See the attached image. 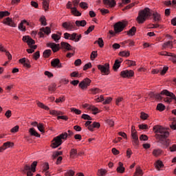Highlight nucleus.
<instances>
[{
	"label": "nucleus",
	"instance_id": "1",
	"mask_svg": "<svg viewBox=\"0 0 176 176\" xmlns=\"http://www.w3.org/2000/svg\"><path fill=\"white\" fill-rule=\"evenodd\" d=\"M170 129L166 128L162 125H155L153 127V131L155 133V138L157 142L162 145L163 148H167L170 146Z\"/></svg>",
	"mask_w": 176,
	"mask_h": 176
},
{
	"label": "nucleus",
	"instance_id": "2",
	"mask_svg": "<svg viewBox=\"0 0 176 176\" xmlns=\"http://www.w3.org/2000/svg\"><path fill=\"white\" fill-rule=\"evenodd\" d=\"M151 16H153L154 21H160V20H162V15H160V13L154 12L152 14L149 8H145L144 10L139 12L136 21L138 24H144V23L146 21V18L151 17Z\"/></svg>",
	"mask_w": 176,
	"mask_h": 176
},
{
	"label": "nucleus",
	"instance_id": "3",
	"mask_svg": "<svg viewBox=\"0 0 176 176\" xmlns=\"http://www.w3.org/2000/svg\"><path fill=\"white\" fill-rule=\"evenodd\" d=\"M161 94L166 96V98H164V102H166V104H171V102H173V100H175V104H176L175 94L173 92H170L167 89H164L161 91Z\"/></svg>",
	"mask_w": 176,
	"mask_h": 176
},
{
	"label": "nucleus",
	"instance_id": "4",
	"mask_svg": "<svg viewBox=\"0 0 176 176\" xmlns=\"http://www.w3.org/2000/svg\"><path fill=\"white\" fill-rule=\"evenodd\" d=\"M129 25L127 21H118L113 25L114 31L116 34H120L126 27Z\"/></svg>",
	"mask_w": 176,
	"mask_h": 176
},
{
	"label": "nucleus",
	"instance_id": "5",
	"mask_svg": "<svg viewBox=\"0 0 176 176\" xmlns=\"http://www.w3.org/2000/svg\"><path fill=\"white\" fill-rule=\"evenodd\" d=\"M65 39H69V41H73L74 42H79L82 39V34H78L77 33H72V34L65 32L63 34Z\"/></svg>",
	"mask_w": 176,
	"mask_h": 176
},
{
	"label": "nucleus",
	"instance_id": "6",
	"mask_svg": "<svg viewBox=\"0 0 176 176\" xmlns=\"http://www.w3.org/2000/svg\"><path fill=\"white\" fill-rule=\"evenodd\" d=\"M22 41L25 43H28V45L31 49H36L38 47V46L35 45V40L32 39V38L30 37V36H24L22 38Z\"/></svg>",
	"mask_w": 176,
	"mask_h": 176
},
{
	"label": "nucleus",
	"instance_id": "7",
	"mask_svg": "<svg viewBox=\"0 0 176 176\" xmlns=\"http://www.w3.org/2000/svg\"><path fill=\"white\" fill-rule=\"evenodd\" d=\"M98 69L100 71L102 75H109L110 70H109V63H105L102 65H98Z\"/></svg>",
	"mask_w": 176,
	"mask_h": 176
},
{
	"label": "nucleus",
	"instance_id": "8",
	"mask_svg": "<svg viewBox=\"0 0 176 176\" xmlns=\"http://www.w3.org/2000/svg\"><path fill=\"white\" fill-rule=\"evenodd\" d=\"M91 83V80L89 78H86L78 84V87H80L81 90H87V87L90 86Z\"/></svg>",
	"mask_w": 176,
	"mask_h": 176
},
{
	"label": "nucleus",
	"instance_id": "9",
	"mask_svg": "<svg viewBox=\"0 0 176 176\" xmlns=\"http://www.w3.org/2000/svg\"><path fill=\"white\" fill-rule=\"evenodd\" d=\"M62 27L66 31H74V30H76L75 27V23L74 22L67 21L62 23Z\"/></svg>",
	"mask_w": 176,
	"mask_h": 176
},
{
	"label": "nucleus",
	"instance_id": "10",
	"mask_svg": "<svg viewBox=\"0 0 176 176\" xmlns=\"http://www.w3.org/2000/svg\"><path fill=\"white\" fill-rule=\"evenodd\" d=\"M62 144L63 140L60 139V137L56 136L52 140L50 146L52 148V149H56V148H58V146H60Z\"/></svg>",
	"mask_w": 176,
	"mask_h": 176
},
{
	"label": "nucleus",
	"instance_id": "11",
	"mask_svg": "<svg viewBox=\"0 0 176 176\" xmlns=\"http://www.w3.org/2000/svg\"><path fill=\"white\" fill-rule=\"evenodd\" d=\"M120 76H121V78H127L128 79H130V78L134 76V71L127 69L123 70L120 72Z\"/></svg>",
	"mask_w": 176,
	"mask_h": 176
},
{
	"label": "nucleus",
	"instance_id": "12",
	"mask_svg": "<svg viewBox=\"0 0 176 176\" xmlns=\"http://www.w3.org/2000/svg\"><path fill=\"white\" fill-rule=\"evenodd\" d=\"M3 24L8 25V27H12L13 28H16V27H17V24L9 16L3 20Z\"/></svg>",
	"mask_w": 176,
	"mask_h": 176
},
{
	"label": "nucleus",
	"instance_id": "13",
	"mask_svg": "<svg viewBox=\"0 0 176 176\" xmlns=\"http://www.w3.org/2000/svg\"><path fill=\"white\" fill-rule=\"evenodd\" d=\"M19 64H22L25 68H31V62L26 58H22L19 60Z\"/></svg>",
	"mask_w": 176,
	"mask_h": 176
},
{
	"label": "nucleus",
	"instance_id": "14",
	"mask_svg": "<svg viewBox=\"0 0 176 176\" xmlns=\"http://www.w3.org/2000/svg\"><path fill=\"white\" fill-rule=\"evenodd\" d=\"M47 47H51L52 52L54 53H57L58 50H60V44H56L54 43H47Z\"/></svg>",
	"mask_w": 176,
	"mask_h": 176
},
{
	"label": "nucleus",
	"instance_id": "15",
	"mask_svg": "<svg viewBox=\"0 0 176 176\" xmlns=\"http://www.w3.org/2000/svg\"><path fill=\"white\" fill-rule=\"evenodd\" d=\"M60 49L62 50H65L66 52H69L72 50V47L71 45L67 42L62 41L60 43Z\"/></svg>",
	"mask_w": 176,
	"mask_h": 176
},
{
	"label": "nucleus",
	"instance_id": "16",
	"mask_svg": "<svg viewBox=\"0 0 176 176\" xmlns=\"http://www.w3.org/2000/svg\"><path fill=\"white\" fill-rule=\"evenodd\" d=\"M131 138H132V144L134 146H138V144H140V141H138V135L137 132L131 133Z\"/></svg>",
	"mask_w": 176,
	"mask_h": 176
},
{
	"label": "nucleus",
	"instance_id": "17",
	"mask_svg": "<svg viewBox=\"0 0 176 176\" xmlns=\"http://www.w3.org/2000/svg\"><path fill=\"white\" fill-rule=\"evenodd\" d=\"M51 65L53 68H63V65L60 62V59L54 58L51 61Z\"/></svg>",
	"mask_w": 176,
	"mask_h": 176
},
{
	"label": "nucleus",
	"instance_id": "18",
	"mask_svg": "<svg viewBox=\"0 0 176 176\" xmlns=\"http://www.w3.org/2000/svg\"><path fill=\"white\" fill-rule=\"evenodd\" d=\"M100 127H101L100 122H94L91 125L88 126V130L89 131H94V129H100Z\"/></svg>",
	"mask_w": 176,
	"mask_h": 176
},
{
	"label": "nucleus",
	"instance_id": "19",
	"mask_svg": "<svg viewBox=\"0 0 176 176\" xmlns=\"http://www.w3.org/2000/svg\"><path fill=\"white\" fill-rule=\"evenodd\" d=\"M154 167H155L157 171H160V169L164 167V164H163V162H162V160H157L154 164Z\"/></svg>",
	"mask_w": 176,
	"mask_h": 176
},
{
	"label": "nucleus",
	"instance_id": "20",
	"mask_svg": "<svg viewBox=\"0 0 176 176\" xmlns=\"http://www.w3.org/2000/svg\"><path fill=\"white\" fill-rule=\"evenodd\" d=\"M163 153V150H162L161 148L154 149L152 152V155L153 156H154V157H159L160 156H162Z\"/></svg>",
	"mask_w": 176,
	"mask_h": 176
},
{
	"label": "nucleus",
	"instance_id": "21",
	"mask_svg": "<svg viewBox=\"0 0 176 176\" xmlns=\"http://www.w3.org/2000/svg\"><path fill=\"white\" fill-rule=\"evenodd\" d=\"M117 173H119L120 174H123L124 171H126V168L123 166V162H118V166L116 168Z\"/></svg>",
	"mask_w": 176,
	"mask_h": 176
},
{
	"label": "nucleus",
	"instance_id": "22",
	"mask_svg": "<svg viewBox=\"0 0 176 176\" xmlns=\"http://www.w3.org/2000/svg\"><path fill=\"white\" fill-rule=\"evenodd\" d=\"M174 45H173V41H167L162 44V50H164L167 48L173 49Z\"/></svg>",
	"mask_w": 176,
	"mask_h": 176
},
{
	"label": "nucleus",
	"instance_id": "23",
	"mask_svg": "<svg viewBox=\"0 0 176 176\" xmlns=\"http://www.w3.org/2000/svg\"><path fill=\"white\" fill-rule=\"evenodd\" d=\"M25 23H27V20L23 19L18 25L19 30H20V31H22L23 32H25V31H27V28H25V26H24V24H25Z\"/></svg>",
	"mask_w": 176,
	"mask_h": 176
},
{
	"label": "nucleus",
	"instance_id": "24",
	"mask_svg": "<svg viewBox=\"0 0 176 176\" xmlns=\"http://www.w3.org/2000/svg\"><path fill=\"white\" fill-rule=\"evenodd\" d=\"M29 133L32 137H36L37 138H41V134H39L38 132H36V131L35 130L34 128H30L29 129Z\"/></svg>",
	"mask_w": 176,
	"mask_h": 176
},
{
	"label": "nucleus",
	"instance_id": "25",
	"mask_svg": "<svg viewBox=\"0 0 176 176\" xmlns=\"http://www.w3.org/2000/svg\"><path fill=\"white\" fill-rule=\"evenodd\" d=\"M49 5H50V0H43V8L45 12L49 11Z\"/></svg>",
	"mask_w": 176,
	"mask_h": 176
},
{
	"label": "nucleus",
	"instance_id": "26",
	"mask_svg": "<svg viewBox=\"0 0 176 176\" xmlns=\"http://www.w3.org/2000/svg\"><path fill=\"white\" fill-rule=\"evenodd\" d=\"M120 64H122V60H120L118 59H116L115 60V63L113 64V69L114 71H118V69H119V68H120Z\"/></svg>",
	"mask_w": 176,
	"mask_h": 176
},
{
	"label": "nucleus",
	"instance_id": "27",
	"mask_svg": "<svg viewBox=\"0 0 176 176\" xmlns=\"http://www.w3.org/2000/svg\"><path fill=\"white\" fill-rule=\"evenodd\" d=\"M69 156L71 159H75L76 156H78V149L76 148H72L69 152Z\"/></svg>",
	"mask_w": 176,
	"mask_h": 176
},
{
	"label": "nucleus",
	"instance_id": "28",
	"mask_svg": "<svg viewBox=\"0 0 176 176\" xmlns=\"http://www.w3.org/2000/svg\"><path fill=\"white\" fill-rule=\"evenodd\" d=\"M127 32V35L129 36H134L135 35V33L137 32V28L135 26H133Z\"/></svg>",
	"mask_w": 176,
	"mask_h": 176
},
{
	"label": "nucleus",
	"instance_id": "29",
	"mask_svg": "<svg viewBox=\"0 0 176 176\" xmlns=\"http://www.w3.org/2000/svg\"><path fill=\"white\" fill-rule=\"evenodd\" d=\"M75 24L76 27H86L87 22L85 20L76 21Z\"/></svg>",
	"mask_w": 176,
	"mask_h": 176
},
{
	"label": "nucleus",
	"instance_id": "30",
	"mask_svg": "<svg viewBox=\"0 0 176 176\" xmlns=\"http://www.w3.org/2000/svg\"><path fill=\"white\" fill-rule=\"evenodd\" d=\"M108 173V170L107 169L100 168L98 170L97 175L98 176H106Z\"/></svg>",
	"mask_w": 176,
	"mask_h": 176
},
{
	"label": "nucleus",
	"instance_id": "31",
	"mask_svg": "<svg viewBox=\"0 0 176 176\" xmlns=\"http://www.w3.org/2000/svg\"><path fill=\"white\" fill-rule=\"evenodd\" d=\"M72 10V13L74 14V16H76L77 17H79V16H82V13L79 12L77 9L76 7H73L71 8Z\"/></svg>",
	"mask_w": 176,
	"mask_h": 176
},
{
	"label": "nucleus",
	"instance_id": "32",
	"mask_svg": "<svg viewBox=\"0 0 176 176\" xmlns=\"http://www.w3.org/2000/svg\"><path fill=\"white\" fill-rule=\"evenodd\" d=\"M36 104L38 108H41V109H45V111L50 110V108H49V107L46 106L45 104L42 103L41 102H37Z\"/></svg>",
	"mask_w": 176,
	"mask_h": 176
},
{
	"label": "nucleus",
	"instance_id": "33",
	"mask_svg": "<svg viewBox=\"0 0 176 176\" xmlns=\"http://www.w3.org/2000/svg\"><path fill=\"white\" fill-rule=\"evenodd\" d=\"M59 35L57 34H52V38L55 42H58L61 39V33L58 32Z\"/></svg>",
	"mask_w": 176,
	"mask_h": 176
},
{
	"label": "nucleus",
	"instance_id": "34",
	"mask_svg": "<svg viewBox=\"0 0 176 176\" xmlns=\"http://www.w3.org/2000/svg\"><path fill=\"white\" fill-rule=\"evenodd\" d=\"M43 56L44 58H49L50 56H52V50H45L43 52Z\"/></svg>",
	"mask_w": 176,
	"mask_h": 176
},
{
	"label": "nucleus",
	"instance_id": "35",
	"mask_svg": "<svg viewBox=\"0 0 176 176\" xmlns=\"http://www.w3.org/2000/svg\"><path fill=\"white\" fill-rule=\"evenodd\" d=\"M142 175H144V173L141 170V168L140 167L136 168L133 176H142Z\"/></svg>",
	"mask_w": 176,
	"mask_h": 176
},
{
	"label": "nucleus",
	"instance_id": "36",
	"mask_svg": "<svg viewBox=\"0 0 176 176\" xmlns=\"http://www.w3.org/2000/svg\"><path fill=\"white\" fill-rule=\"evenodd\" d=\"M91 94L96 95L101 93L102 90L100 89L99 88H92L89 89Z\"/></svg>",
	"mask_w": 176,
	"mask_h": 176
},
{
	"label": "nucleus",
	"instance_id": "37",
	"mask_svg": "<svg viewBox=\"0 0 176 176\" xmlns=\"http://www.w3.org/2000/svg\"><path fill=\"white\" fill-rule=\"evenodd\" d=\"M50 115H52V116H58V115H63V112L57 110H50Z\"/></svg>",
	"mask_w": 176,
	"mask_h": 176
},
{
	"label": "nucleus",
	"instance_id": "38",
	"mask_svg": "<svg viewBox=\"0 0 176 176\" xmlns=\"http://www.w3.org/2000/svg\"><path fill=\"white\" fill-rule=\"evenodd\" d=\"M10 16V12L8 11H1L0 12V19H3V17H8Z\"/></svg>",
	"mask_w": 176,
	"mask_h": 176
},
{
	"label": "nucleus",
	"instance_id": "39",
	"mask_svg": "<svg viewBox=\"0 0 176 176\" xmlns=\"http://www.w3.org/2000/svg\"><path fill=\"white\" fill-rule=\"evenodd\" d=\"M120 57H130V51H122L119 52Z\"/></svg>",
	"mask_w": 176,
	"mask_h": 176
},
{
	"label": "nucleus",
	"instance_id": "40",
	"mask_svg": "<svg viewBox=\"0 0 176 176\" xmlns=\"http://www.w3.org/2000/svg\"><path fill=\"white\" fill-rule=\"evenodd\" d=\"M156 109L157 111H160V112H163L166 109V106L163 103H159L157 105Z\"/></svg>",
	"mask_w": 176,
	"mask_h": 176
},
{
	"label": "nucleus",
	"instance_id": "41",
	"mask_svg": "<svg viewBox=\"0 0 176 176\" xmlns=\"http://www.w3.org/2000/svg\"><path fill=\"white\" fill-rule=\"evenodd\" d=\"M40 31H41L42 32H45L46 34V35H49V34H50V32H52V30L49 27L41 28L40 29Z\"/></svg>",
	"mask_w": 176,
	"mask_h": 176
},
{
	"label": "nucleus",
	"instance_id": "42",
	"mask_svg": "<svg viewBox=\"0 0 176 176\" xmlns=\"http://www.w3.org/2000/svg\"><path fill=\"white\" fill-rule=\"evenodd\" d=\"M36 166H38V162L37 161H34L32 164H31V171L32 173H35L36 171Z\"/></svg>",
	"mask_w": 176,
	"mask_h": 176
},
{
	"label": "nucleus",
	"instance_id": "43",
	"mask_svg": "<svg viewBox=\"0 0 176 176\" xmlns=\"http://www.w3.org/2000/svg\"><path fill=\"white\" fill-rule=\"evenodd\" d=\"M98 56V54L97 51H93L91 53L90 59L91 60V61H94V60H96V58H97Z\"/></svg>",
	"mask_w": 176,
	"mask_h": 176
},
{
	"label": "nucleus",
	"instance_id": "44",
	"mask_svg": "<svg viewBox=\"0 0 176 176\" xmlns=\"http://www.w3.org/2000/svg\"><path fill=\"white\" fill-rule=\"evenodd\" d=\"M48 90L52 93L56 91L57 90V85L56 84H52L48 87Z\"/></svg>",
	"mask_w": 176,
	"mask_h": 176
},
{
	"label": "nucleus",
	"instance_id": "45",
	"mask_svg": "<svg viewBox=\"0 0 176 176\" xmlns=\"http://www.w3.org/2000/svg\"><path fill=\"white\" fill-rule=\"evenodd\" d=\"M125 63L129 67H135L137 65L135 60H126Z\"/></svg>",
	"mask_w": 176,
	"mask_h": 176
},
{
	"label": "nucleus",
	"instance_id": "46",
	"mask_svg": "<svg viewBox=\"0 0 176 176\" xmlns=\"http://www.w3.org/2000/svg\"><path fill=\"white\" fill-rule=\"evenodd\" d=\"M169 57H170L169 58L170 61H172V63H173V64H176V55L174 53H171L169 54Z\"/></svg>",
	"mask_w": 176,
	"mask_h": 176
},
{
	"label": "nucleus",
	"instance_id": "47",
	"mask_svg": "<svg viewBox=\"0 0 176 176\" xmlns=\"http://www.w3.org/2000/svg\"><path fill=\"white\" fill-rule=\"evenodd\" d=\"M148 118H149V115H148V113H146L144 111L140 113V119H142V120H146Z\"/></svg>",
	"mask_w": 176,
	"mask_h": 176
},
{
	"label": "nucleus",
	"instance_id": "48",
	"mask_svg": "<svg viewBox=\"0 0 176 176\" xmlns=\"http://www.w3.org/2000/svg\"><path fill=\"white\" fill-rule=\"evenodd\" d=\"M14 144L10 142H6L3 143V146L4 148L8 149V148H10V146H14Z\"/></svg>",
	"mask_w": 176,
	"mask_h": 176
},
{
	"label": "nucleus",
	"instance_id": "49",
	"mask_svg": "<svg viewBox=\"0 0 176 176\" xmlns=\"http://www.w3.org/2000/svg\"><path fill=\"white\" fill-rule=\"evenodd\" d=\"M96 28V26L94 25H91L88 28V29L87 30V31H85L84 32L85 35H89V34H90V32H91L92 31H94V28Z\"/></svg>",
	"mask_w": 176,
	"mask_h": 176
},
{
	"label": "nucleus",
	"instance_id": "50",
	"mask_svg": "<svg viewBox=\"0 0 176 176\" xmlns=\"http://www.w3.org/2000/svg\"><path fill=\"white\" fill-rule=\"evenodd\" d=\"M61 155H63V151H55L53 153L52 159L54 160L58 156H61Z\"/></svg>",
	"mask_w": 176,
	"mask_h": 176
},
{
	"label": "nucleus",
	"instance_id": "51",
	"mask_svg": "<svg viewBox=\"0 0 176 176\" xmlns=\"http://www.w3.org/2000/svg\"><path fill=\"white\" fill-rule=\"evenodd\" d=\"M70 111H71V112H73L76 115H80L82 113V111H80L76 108H74V107H72L70 109Z\"/></svg>",
	"mask_w": 176,
	"mask_h": 176
},
{
	"label": "nucleus",
	"instance_id": "52",
	"mask_svg": "<svg viewBox=\"0 0 176 176\" xmlns=\"http://www.w3.org/2000/svg\"><path fill=\"white\" fill-rule=\"evenodd\" d=\"M82 108L88 109V111H91L94 105L88 103H85L82 105Z\"/></svg>",
	"mask_w": 176,
	"mask_h": 176
},
{
	"label": "nucleus",
	"instance_id": "53",
	"mask_svg": "<svg viewBox=\"0 0 176 176\" xmlns=\"http://www.w3.org/2000/svg\"><path fill=\"white\" fill-rule=\"evenodd\" d=\"M37 129L41 131V133H45V126L42 123H38L37 125Z\"/></svg>",
	"mask_w": 176,
	"mask_h": 176
},
{
	"label": "nucleus",
	"instance_id": "54",
	"mask_svg": "<svg viewBox=\"0 0 176 176\" xmlns=\"http://www.w3.org/2000/svg\"><path fill=\"white\" fill-rule=\"evenodd\" d=\"M91 111H92L93 115H97V113H100V109H98V108L96 107L94 105L91 109Z\"/></svg>",
	"mask_w": 176,
	"mask_h": 176
},
{
	"label": "nucleus",
	"instance_id": "55",
	"mask_svg": "<svg viewBox=\"0 0 176 176\" xmlns=\"http://www.w3.org/2000/svg\"><path fill=\"white\" fill-rule=\"evenodd\" d=\"M59 138L63 140H67L68 138V133L67 132L63 133L60 135H58Z\"/></svg>",
	"mask_w": 176,
	"mask_h": 176
},
{
	"label": "nucleus",
	"instance_id": "56",
	"mask_svg": "<svg viewBox=\"0 0 176 176\" xmlns=\"http://www.w3.org/2000/svg\"><path fill=\"white\" fill-rule=\"evenodd\" d=\"M81 119H83L84 120H93V118L88 114H82L81 116Z\"/></svg>",
	"mask_w": 176,
	"mask_h": 176
},
{
	"label": "nucleus",
	"instance_id": "57",
	"mask_svg": "<svg viewBox=\"0 0 176 176\" xmlns=\"http://www.w3.org/2000/svg\"><path fill=\"white\" fill-rule=\"evenodd\" d=\"M71 78H80L82 76L78 72H73L70 74Z\"/></svg>",
	"mask_w": 176,
	"mask_h": 176
},
{
	"label": "nucleus",
	"instance_id": "58",
	"mask_svg": "<svg viewBox=\"0 0 176 176\" xmlns=\"http://www.w3.org/2000/svg\"><path fill=\"white\" fill-rule=\"evenodd\" d=\"M64 101H65V96H60L58 98H56L55 100V102H56V104H58L59 102H64Z\"/></svg>",
	"mask_w": 176,
	"mask_h": 176
},
{
	"label": "nucleus",
	"instance_id": "59",
	"mask_svg": "<svg viewBox=\"0 0 176 176\" xmlns=\"http://www.w3.org/2000/svg\"><path fill=\"white\" fill-rule=\"evenodd\" d=\"M39 57H41V53L39 51L36 52L34 54H33V58L34 60H35L36 61L39 58Z\"/></svg>",
	"mask_w": 176,
	"mask_h": 176
},
{
	"label": "nucleus",
	"instance_id": "60",
	"mask_svg": "<svg viewBox=\"0 0 176 176\" xmlns=\"http://www.w3.org/2000/svg\"><path fill=\"white\" fill-rule=\"evenodd\" d=\"M80 7L81 8V9H87L89 8V6L87 4V3L86 2H81L80 3Z\"/></svg>",
	"mask_w": 176,
	"mask_h": 176
},
{
	"label": "nucleus",
	"instance_id": "61",
	"mask_svg": "<svg viewBox=\"0 0 176 176\" xmlns=\"http://www.w3.org/2000/svg\"><path fill=\"white\" fill-rule=\"evenodd\" d=\"M167 71H168V66H164L162 69V70L160 72V75H166L167 73Z\"/></svg>",
	"mask_w": 176,
	"mask_h": 176
},
{
	"label": "nucleus",
	"instance_id": "62",
	"mask_svg": "<svg viewBox=\"0 0 176 176\" xmlns=\"http://www.w3.org/2000/svg\"><path fill=\"white\" fill-rule=\"evenodd\" d=\"M98 45L99 47H104V40H102V38H99L98 39Z\"/></svg>",
	"mask_w": 176,
	"mask_h": 176
},
{
	"label": "nucleus",
	"instance_id": "63",
	"mask_svg": "<svg viewBox=\"0 0 176 176\" xmlns=\"http://www.w3.org/2000/svg\"><path fill=\"white\" fill-rule=\"evenodd\" d=\"M49 163L48 162H45L43 166V173L45 171H47L49 170Z\"/></svg>",
	"mask_w": 176,
	"mask_h": 176
},
{
	"label": "nucleus",
	"instance_id": "64",
	"mask_svg": "<svg viewBox=\"0 0 176 176\" xmlns=\"http://www.w3.org/2000/svg\"><path fill=\"white\" fill-rule=\"evenodd\" d=\"M75 175V171L70 170H68L65 174V176H74Z\"/></svg>",
	"mask_w": 176,
	"mask_h": 176
}]
</instances>
